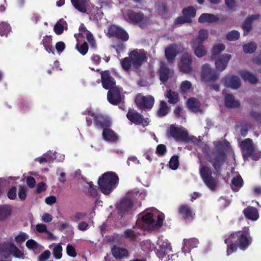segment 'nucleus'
<instances>
[{
  "instance_id": "423d86ee",
  "label": "nucleus",
  "mask_w": 261,
  "mask_h": 261,
  "mask_svg": "<svg viewBox=\"0 0 261 261\" xmlns=\"http://www.w3.org/2000/svg\"><path fill=\"white\" fill-rule=\"evenodd\" d=\"M199 172L201 178L206 186L212 191H215L217 189V179L212 176V171L210 168L206 166L201 165L199 168Z\"/></svg>"
},
{
  "instance_id": "3c124183",
  "label": "nucleus",
  "mask_w": 261,
  "mask_h": 261,
  "mask_svg": "<svg viewBox=\"0 0 261 261\" xmlns=\"http://www.w3.org/2000/svg\"><path fill=\"white\" fill-rule=\"evenodd\" d=\"M240 37V33L238 31L233 30L229 32L226 36V38L229 41H236Z\"/></svg>"
},
{
  "instance_id": "7c9ffc66",
  "label": "nucleus",
  "mask_w": 261,
  "mask_h": 261,
  "mask_svg": "<svg viewBox=\"0 0 261 261\" xmlns=\"http://www.w3.org/2000/svg\"><path fill=\"white\" fill-rule=\"evenodd\" d=\"M170 69L165 64H162L159 70L160 80L162 83L167 82L169 79Z\"/></svg>"
},
{
  "instance_id": "cd10ccee",
  "label": "nucleus",
  "mask_w": 261,
  "mask_h": 261,
  "mask_svg": "<svg viewBox=\"0 0 261 261\" xmlns=\"http://www.w3.org/2000/svg\"><path fill=\"white\" fill-rule=\"evenodd\" d=\"M243 212L245 217L250 220H256L259 217L257 209L253 206H248Z\"/></svg>"
},
{
  "instance_id": "09e8293b",
  "label": "nucleus",
  "mask_w": 261,
  "mask_h": 261,
  "mask_svg": "<svg viewBox=\"0 0 261 261\" xmlns=\"http://www.w3.org/2000/svg\"><path fill=\"white\" fill-rule=\"evenodd\" d=\"M227 244L226 253L227 255H229L233 252L237 251L239 248L237 244L234 242H231V240H229L228 243Z\"/></svg>"
},
{
  "instance_id": "f3484780",
  "label": "nucleus",
  "mask_w": 261,
  "mask_h": 261,
  "mask_svg": "<svg viewBox=\"0 0 261 261\" xmlns=\"http://www.w3.org/2000/svg\"><path fill=\"white\" fill-rule=\"evenodd\" d=\"M178 213L186 222L192 221L195 215L192 208L187 204H182L179 206Z\"/></svg>"
},
{
  "instance_id": "7ed1b4c3",
  "label": "nucleus",
  "mask_w": 261,
  "mask_h": 261,
  "mask_svg": "<svg viewBox=\"0 0 261 261\" xmlns=\"http://www.w3.org/2000/svg\"><path fill=\"white\" fill-rule=\"evenodd\" d=\"M229 240L236 243L239 248L243 251L246 250L252 242L248 227H244L242 230L232 232L225 239L224 243L228 244Z\"/></svg>"
},
{
  "instance_id": "052dcab7",
  "label": "nucleus",
  "mask_w": 261,
  "mask_h": 261,
  "mask_svg": "<svg viewBox=\"0 0 261 261\" xmlns=\"http://www.w3.org/2000/svg\"><path fill=\"white\" fill-rule=\"evenodd\" d=\"M87 216V214L85 213L82 212H76L73 216V217L71 218V221L74 222H78L81 220L84 219Z\"/></svg>"
},
{
  "instance_id": "a18cd8bd",
  "label": "nucleus",
  "mask_w": 261,
  "mask_h": 261,
  "mask_svg": "<svg viewBox=\"0 0 261 261\" xmlns=\"http://www.w3.org/2000/svg\"><path fill=\"white\" fill-rule=\"evenodd\" d=\"M11 31L10 25L6 22L0 23V35L7 36L8 34Z\"/></svg>"
},
{
  "instance_id": "9d476101",
  "label": "nucleus",
  "mask_w": 261,
  "mask_h": 261,
  "mask_svg": "<svg viewBox=\"0 0 261 261\" xmlns=\"http://www.w3.org/2000/svg\"><path fill=\"white\" fill-rule=\"evenodd\" d=\"M201 78L206 82H215L219 79L220 74L211 68L208 64L202 65L201 72Z\"/></svg>"
},
{
  "instance_id": "393cba45",
  "label": "nucleus",
  "mask_w": 261,
  "mask_h": 261,
  "mask_svg": "<svg viewBox=\"0 0 261 261\" xmlns=\"http://www.w3.org/2000/svg\"><path fill=\"white\" fill-rule=\"evenodd\" d=\"M191 45L195 56L198 58H202L206 55L207 50L202 43L191 42Z\"/></svg>"
},
{
  "instance_id": "473e14b6",
  "label": "nucleus",
  "mask_w": 261,
  "mask_h": 261,
  "mask_svg": "<svg viewBox=\"0 0 261 261\" xmlns=\"http://www.w3.org/2000/svg\"><path fill=\"white\" fill-rule=\"evenodd\" d=\"M219 18L213 14L202 13L198 18L199 23H213L217 21Z\"/></svg>"
},
{
  "instance_id": "e2e57ef3",
  "label": "nucleus",
  "mask_w": 261,
  "mask_h": 261,
  "mask_svg": "<svg viewBox=\"0 0 261 261\" xmlns=\"http://www.w3.org/2000/svg\"><path fill=\"white\" fill-rule=\"evenodd\" d=\"M240 133L242 136L245 137L247 136L248 131L251 128V125L248 123L242 124Z\"/></svg>"
},
{
  "instance_id": "4468645a",
  "label": "nucleus",
  "mask_w": 261,
  "mask_h": 261,
  "mask_svg": "<svg viewBox=\"0 0 261 261\" xmlns=\"http://www.w3.org/2000/svg\"><path fill=\"white\" fill-rule=\"evenodd\" d=\"M100 75L101 84L105 89L109 90L117 87L116 86V81L114 78L111 75L109 70L101 71Z\"/></svg>"
},
{
  "instance_id": "6e6552de",
  "label": "nucleus",
  "mask_w": 261,
  "mask_h": 261,
  "mask_svg": "<svg viewBox=\"0 0 261 261\" xmlns=\"http://www.w3.org/2000/svg\"><path fill=\"white\" fill-rule=\"evenodd\" d=\"M88 114L92 117L94 125L96 128L103 130L107 127L111 126L112 122L108 117L91 111H89Z\"/></svg>"
},
{
  "instance_id": "4d7b16f0",
  "label": "nucleus",
  "mask_w": 261,
  "mask_h": 261,
  "mask_svg": "<svg viewBox=\"0 0 261 261\" xmlns=\"http://www.w3.org/2000/svg\"><path fill=\"white\" fill-rule=\"evenodd\" d=\"M28 238L29 236L26 233L20 232L15 237V241L17 243H21L24 242Z\"/></svg>"
},
{
  "instance_id": "864d4df0",
  "label": "nucleus",
  "mask_w": 261,
  "mask_h": 261,
  "mask_svg": "<svg viewBox=\"0 0 261 261\" xmlns=\"http://www.w3.org/2000/svg\"><path fill=\"white\" fill-rule=\"evenodd\" d=\"M62 247L60 245H56L53 251L54 256L57 259H60L62 256Z\"/></svg>"
},
{
  "instance_id": "a19ab883",
  "label": "nucleus",
  "mask_w": 261,
  "mask_h": 261,
  "mask_svg": "<svg viewBox=\"0 0 261 261\" xmlns=\"http://www.w3.org/2000/svg\"><path fill=\"white\" fill-rule=\"evenodd\" d=\"M225 46L222 43H219L214 45L212 49V54L211 58L212 59H216L220 53L224 50Z\"/></svg>"
},
{
  "instance_id": "f8f14e48",
  "label": "nucleus",
  "mask_w": 261,
  "mask_h": 261,
  "mask_svg": "<svg viewBox=\"0 0 261 261\" xmlns=\"http://www.w3.org/2000/svg\"><path fill=\"white\" fill-rule=\"evenodd\" d=\"M192 57L188 53H184L180 58L179 68L184 73H190L192 71Z\"/></svg>"
},
{
  "instance_id": "ea45409f",
  "label": "nucleus",
  "mask_w": 261,
  "mask_h": 261,
  "mask_svg": "<svg viewBox=\"0 0 261 261\" xmlns=\"http://www.w3.org/2000/svg\"><path fill=\"white\" fill-rule=\"evenodd\" d=\"M74 7L81 12L85 13L87 11V0H71Z\"/></svg>"
},
{
  "instance_id": "412c9836",
  "label": "nucleus",
  "mask_w": 261,
  "mask_h": 261,
  "mask_svg": "<svg viewBox=\"0 0 261 261\" xmlns=\"http://www.w3.org/2000/svg\"><path fill=\"white\" fill-rule=\"evenodd\" d=\"M159 248L156 252V255L160 258H163L171 251V244L168 241H160L159 242Z\"/></svg>"
},
{
  "instance_id": "4c0bfd02",
  "label": "nucleus",
  "mask_w": 261,
  "mask_h": 261,
  "mask_svg": "<svg viewBox=\"0 0 261 261\" xmlns=\"http://www.w3.org/2000/svg\"><path fill=\"white\" fill-rule=\"evenodd\" d=\"M12 243L0 244V257L8 258L11 255L10 245Z\"/></svg>"
},
{
  "instance_id": "c85d7f7f",
  "label": "nucleus",
  "mask_w": 261,
  "mask_h": 261,
  "mask_svg": "<svg viewBox=\"0 0 261 261\" xmlns=\"http://www.w3.org/2000/svg\"><path fill=\"white\" fill-rule=\"evenodd\" d=\"M55 159H56L55 151L53 152L49 150L44 153L42 156L35 159V161L38 162L40 163H42L43 162L50 163L54 162Z\"/></svg>"
},
{
  "instance_id": "4be33fe9",
  "label": "nucleus",
  "mask_w": 261,
  "mask_h": 261,
  "mask_svg": "<svg viewBox=\"0 0 261 261\" xmlns=\"http://www.w3.org/2000/svg\"><path fill=\"white\" fill-rule=\"evenodd\" d=\"M102 138L106 142L116 143L119 140L117 134L110 127H107L102 130Z\"/></svg>"
},
{
  "instance_id": "2f4dec72",
  "label": "nucleus",
  "mask_w": 261,
  "mask_h": 261,
  "mask_svg": "<svg viewBox=\"0 0 261 261\" xmlns=\"http://www.w3.org/2000/svg\"><path fill=\"white\" fill-rule=\"evenodd\" d=\"M170 109L166 101L161 100L156 112L157 116L160 118L166 116L169 113Z\"/></svg>"
},
{
  "instance_id": "de8ad7c7",
  "label": "nucleus",
  "mask_w": 261,
  "mask_h": 261,
  "mask_svg": "<svg viewBox=\"0 0 261 261\" xmlns=\"http://www.w3.org/2000/svg\"><path fill=\"white\" fill-rule=\"evenodd\" d=\"M66 23L63 19H60L59 21L57 22L54 27V31L57 35H61L64 31L63 24Z\"/></svg>"
},
{
  "instance_id": "9b49d317",
  "label": "nucleus",
  "mask_w": 261,
  "mask_h": 261,
  "mask_svg": "<svg viewBox=\"0 0 261 261\" xmlns=\"http://www.w3.org/2000/svg\"><path fill=\"white\" fill-rule=\"evenodd\" d=\"M108 33L111 37L116 38L123 42L127 41L129 35L124 29L112 24L108 28Z\"/></svg>"
},
{
  "instance_id": "0e129e2a",
  "label": "nucleus",
  "mask_w": 261,
  "mask_h": 261,
  "mask_svg": "<svg viewBox=\"0 0 261 261\" xmlns=\"http://www.w3.org/2000/svg\"><path fill=\"white\" fill-rule=\"evenodd\" d=\"M186 23H190L189 20L184 16L177 17L174 21V24L179 25Z\"/></svg>"
},
{
  "instance_id": "8fccbe9b",
  "label": "nucleus",
  "mask_w": 261,
  "mask_h": 261,
  "mask_svg": "<svg viewBox=\"0 0 261 261\" xmlns=\"http://www.w3.org/2000/svg\"><path fill=\"white\" fill-rule=\"evenodd\" d=\"M141 248L144 252H150L154 248V245L150 241L146 240L141 243Z\"/></svg>"
},
{
  "instance_id": "603ef678",
  "label": "nucleus",
  "mask_w": 261,
  "mask_h": 261,
  "mask_svg": "<svg viewBox=\"0 0 261 261\" xmlns=\"http://www.w3.org/2000/svg\"><path fill=\"white\" fill-rule=\"evenodd\" d=\"M76 48L81 55L84 56L87 53L89 47L87 42H84L81 45L77 43L76 45Z\"/></svg>"
},
{
  "instance_id": "c03bdc74",
  "label": "nucleus",
  "mask_w": 261,
  "mask_h": 261,
  "mask_svg": "<svg viewBox=\"0 0 261 261\" xmlns=\"http://www.w3.org/2000/svg\"><path fill=\"white\" fill-rule=\"evenodd\" d=\"M256 47V44L254 42H251L243 45V49L244 53L249 54L254 53Z\"/></svg>"
},
{
  "instance_id": "69168bd1",
  "label": "nucleus",
  "mask_w": 261,
  "mask_h": 261,
  "mask_svg": "<svg viewBox=\"0 0 261 261\" xmlns=\"http://www.w3.org/2000/svg\"><path fill=\"white\" fill-rule=\"evenodd\" d=\"M188 107L192 111L198 108L196 103V100L195 98L191 97L188 99L187 100Z\"/></svg>"
},
{
  "instance_id": "dca6fc26",
  "label": "nucleus",
  "mask_w": 261,
  "mask_h": 261,
  "mask_svg": "<svg viewBox=\"0 0 261 261\" xmlns=\"http://www.w3.org/2000/svg\"><path fill=\"white\" fill-rule=\"evenodd\" d=\"M134 206V201L126 197L122 199L117 206L118 214L121 218L129 210Z\"/></svg>"
},
{
  "instance_id": "a878e982",
  "label": "nucleus",
  "mask_w": 261,
  "mask_h": 261,
  "mask_svg": "<svg viewBox=\"0 0 261 261\" xmlns=\"http://www.w3.org/2000/svg\"><path fill=\"white\" fill-rule=\"evenodd\" d=\"M259 15H252L248 17L242 23L244 35H246L252 29V22L253 20L258 18Z\"/></svg>"
},
{
  "instance_id": "72a5a7b5",
  "label": "nucleus",
  "mask_w": 261,
  "mask_h": 261,
  "mask_svg": "<svg viewBox=\"0 0 261 261\" xmlns=\"http://www.w3.org/2000/svg\"><path fill=\"white\" fill-rule=\"evenodd\" d=\"M12 213L11 206L8 204L0 205V221H4L8 218Z\"/></svg>"
},
{
  "instance_id": "5fc2aeb1",
  "label": "nucleus",
  "mask_w": 261,
  "mask_h": 261,
  "mask_svg": "<svg viewBox=\"0 0 261 261\" xmlns=\"http://www.w3.org/2000/svg\"><path fill=\"white\" fill-rule=\"evenodd\" d=\"M88 185L87 194L93 197H96L97 196V190L92 184V182H87Z\"/></svg>"
},
{
  "instance_id": "1a4fd4ad",
  "label": "nucleus",
  "mask_w": 261,
  "mask_h": 261,
  "mask_svg": "<svg viewBox=\"0 0 261 261\" xmlns=\"http://www.w3.org/2000/svg\"><path fill=\"white\" fill-rule=\"evenodd\" d=\"M126 117L131 122L143 127L148 125L149 123L148 118H144L142 115L134 109H129Z\"/></svg>"
},
{
  "instance_id": "2eb2a0df",
  "label": "nucleus",
  "mask_w": 261,
  "mask_h": 261,
  "mask_svg": "<svg viewBox=\"0 0 261 261\" xmlns=\"http://www.w3.org/2000/svg\"><path fill=\"white\" fill-rule=\"evenodd\" d=\"M107 99L108 101L113 105H119L122 101L120 88L117 87L109 89L107 93Z\"/></svg>"
},
{
  "instance_id": "774afa93",
  "label": "nucleus",
  "mask_w": 261,
  "mask_h": 261,
  "mask_svg": "<svg viewBox=\"0 0 261 261\" xmlns=\"http://www.w3.org/2000/svg\"><path fill=\"white\" fill-rule=\"evenodd\" d=\"M50 256V251L46 250L39 256L38 260L39 261H45L49 258Z\"/></svg>"
},
{
  "instance_id": "37998d69",
  "label": "nucleus",
  "mask_w": 261,
  "mask_h": 261,
  "mask_svg": "<svg viewBox=\"0 0 261 261\" xmlns=\"http://www.w3.org/2000/svg\"><path fill=\"white\" fill-rule=\"evenodd\" d=\"M208 37V33L206 29H201L199 31L198 36L193 39L191 42H196L197 43H202L204 40L207 39Z\"/></svg>"
},
{
  "instance_id": "c9c22d12",
  "label": "nucleus",
  "mask_w": 261,
  "mask_h": 261,
  "mask_svg": "<svg viewBox=\"0 0 261 261\" xmlns=\"http://www.w3.org/2000/svg\"><path fill=\"white\" fill-rule=\"evenodd\" d=\"M45 49L48 53H54V47L52 45V37L51 36L46 35L41 42Z\"/></svg>"
},
{
  "instance_id": "f03ea898",
  "label": "nucleus",
  "mask_w": 261,
  "mask_h": 261,
  "mask_svg": "<svg viewBox=\"0 0 261 261\" xmlns=\"http://www.w3.org/2000/svg\"><path fill=\"white\" fill-rule=\"evenodd\" d=\"M232 151L228 141H219L215 144L209 154V161L213 163H224L227 159V155Z\"/></svg>"
},
{
  "instance_id": "13d9d810",
  "label": "nucleus",
  "mask_w": 261,
  "mask_h": 261,
  "mask_svg": "<svg viewBox=\"0 0 261 261\" xmlns=\"http://www.w3.org/2000/svg\"><path fill=\"white\" fill-rule=\"evenodd\" d=\"M66 253L68 256L72 257H75L77 255L75 248L69 244L67 245Z\"/></svg>"
},
{
  "instance_id": "5701e85b",
  "label": "nucleus",
  "mask_w": 261,
  "mask_h": 261,
  "mask_svg": "<svg viewBox=\"0 0 261 261\" xmlns=\"http://www.w3.org/2000/svg\"><path fill=\"white\" fill-rule=\"evenodd\" d=\"M178 53V45L175 43L169 44L165 50V56L168 62L173 61Z\"/></svg>"
},
{
  "instance_id": "a211bd4d",
  "label": "nucleus",
  "mask_w": 261,
  "mask_h": 261,
  "mask_svg": "<svg viewBox=\"0 0 261 261\" xmlns=\"http://www.w3.org/2000/svg\"><path fill=\"white\" fill-rule=\"evenodd\" d=\"M225 86L233 89H237L241 86V81L237 75H226L223 79Z\"/></svg>"
},
{
  "instance_id": "6ab92c4d",
  "label": "nucleus",
  "mask_w": 261,
  "mask_h": 261,
  "mask_svg": "<svg viewBox=\"0 0 261 261\" xmlns=\"http://www.w3.org/2000/svg\"><path fill=\"white\" fill-rule=\"evenodd\" d=\"M127 21L133 24H138L144 19V15L142 12H136L132 10L127 11Z\"/></svg>"
},
{
  "instance_id": "bf43d9fd",
  "label": "nucleus",
  "mask_w": 261,
  "mask_h": 261,
  "mask_svg": "<svg viewBox=\"0 0 261 261\" xmlns=\"http://www.w3.org/2000/svg\"><path fill=\"white\" fill-rule=\"evenodd\" d=\"M156 153L159 155H164L167 152V147L165 145L160 144H159L156 148Z\"/></svg>"
},
{
  "instance_id": "aec40b11",
  "label": "nucleus",
  "mask_w": 261,
  "mask_h": 261,
  "mask_svg": "<svg viewBox=\"0 0 261 261\" xmlns=\"http://www.w3.org/2000/svg\"><path fill=\"white\" fill-rule=\"evenodd\" d=\"M231 59V56L228 54H225L216 59L215 65L216 69L220 71L225 70L227 64Z\"/></svg>"
},
{
  "instance_id": "6e6d98bb",
  "label": "nucleus",
  "mask_w": 261,
  "mask_h": 261,
  "mask_svg": "<svg viewBox=\"0 0 261 261\" xmlns=\"http://www.w3.org/2000/svg\"><path fill=\"white\" fill-rule=\"evenodd\" d=\"M7 196L10 200H15L17 198V188L15 186H13L9 189L7 192Z\"/></svg>"
},
{
  "instance_id": "680f3d73",
  "label": "nucleus",
  "mask_w": 261,
  "mask_h": 261,
  "mask_svg": "<svg viewBox=\"0 0 261 261\" xmlns=\"http://www.w3.org/2000/svg\"><path fill=\"white\" fill-rule=\"evenodd\" d=\"M47 186L44 182H39L38 183L35 190V193L36 194H40L43 192L46 191Z\"/></svg>"
},
{
  "instance_id": "ddd939ff",
  "label": "nucleus",
  "mask_w": 261,
  "mask_h": 261,
  "mask_svg": "<svg viewBox=\"0 0 261 261\" xmlns=\"http://www.w3.org/2000/svg\"><path fill=\"white\" fill-rule=\"evenodd\" d=\"M169 134L177 142H185L189 139L187 132L173 125L170 127Z\"/></svg>"
},
{
  "instance_id": "f704fd0d",
  "label": "nucleus",
  "mask_w": 261,
  "mask_h": 261,
  "mask_svg": "<svg viewBox=\"0 0 261 261\" xmlns=\"http://www.w3.org/2000/svg\"><path fill=\"white\" fill-rule=\"evenodd\" d=\"M165 96L168 99V102L170 104H176L179 101L178 93L171 89L167 90Z\"/></svg>"
},
{
  "instance_id": "b1692460",
  "label": "nucleus",
  "mask_w": 261,
  "mask_h": 261,
  "mask_svg": "<svg viewBox=\"0 0 261 261\" xmlns=\"http://www.w3.org/2000/svg\"><path fill=\"white\" fill-rule=\"evenodd\" d=\"M224 104L227 108H238L241 105L240 101L235 99L234 96L231 94L225 95Z\"/></svg>"
},
{
  "instance_id": "0eeeda50",
  "label": "nucleus",
  "mask_w": 261,
  "mask_h": 261,
  "mask_svg": "<svg viewBox=\"0 0 261 261\" xmlns=\"http://www.w3.org/2000/svg\"><path fill=\"white\" fill-rule=\"evenodd\" d=\"M154 98L152 95L144 96L138 94L135 97V103L137 108L141 111H150L154 104Z\"/></svg>"
},
{
  "instance_id": "338daca9",
  "label": "nucleus",
  "mask_w": 261,
  "mask_h": 261,
  "mask_svg": "<svg viewBox=\"0 0 261 261\" xmlns=\"http://www.w3.org/2000/svg\"><path fill=\"white\" fill-rule=\"evenodd\" d=\"M18 197L21 201H24L27 198V190L25 187H20L18 193Z\"/></svg>"
},
{
  "instance_id": "20e7f679",
  "label": "nucleus",
  "mask_w": 261,
  "mask_h": 261,
  "mask_svg": "<svg viewBox=\"0 0 261 261\" xmlns=\"http://www.w3.org/2000/svg\"><path fill=\"white\" fill-rule=\"evenodd\" d=\"M119 177L114 172H107L98 178V185L100 191L105 195L110 194L116 188Z\"/></svg>"
},
{
  "instance_id": "bb28decb",
  "label": "nucleus",
  "mask_w": 261,
  "mask_h": 261,
  "mask_svg": "<svg viewBox=\"0 0 261 261\" xmlns=\"http://www.w3.org/2000/svg\"><path fill=\"white\" fill-rule=\"evenodd\" d=\"M112 253L115 258L121 259L124 257L127 256L129 254L128 250L123 248H121L114 245L112 248Z\"/></svg>"
},
{
  "instance_id": "49530a36",
  "label": "nucleus",
  "mask_w": 261,
  "mask_h": 261,
  "mask_svg": "<svg viewBox=\"0 0 261 261\" xmlns=\"http://www.w3.org/2000/svg\"><path fill=\"white\" fill-rule=\"evenodd\" d=\"M11 254H13L15 257L23 258V253L14 244L12 243L10 245Z\"/></svg>"
},
{
  "instance_id": "f257e3e1",
  "label": "nucleus",
  "mask_w": 261,
  "mask_h": 261,
  "mask_svg": "<svg viewBox=\"0 0 261 261\" xmlns=\"http://www.w3.org/2000/svg\"><path fill=\"white\" fill-rule=\"evenodd\" d=\"M128 56L120 62L122 69L126 72L130 71L132 67L134 70L138 71L147 60V54L144 49H134L129 53Z\"/></svg>"
},
{
  "instance_id": "e433bc0d",
  "label": "nucleus",
  "mask_w": 261,
  "mask_h": 261,
  "mask_svg": "<svg viewBox=\"0 0 261 261\" xmlns=\"http://www.w3.org/2000/svg\"><path fill=\"white\" fill-rule=\"evenodd\" d=\"M196 13L195 9L192 6H189L182 10L183 16L187 18L190 23L192 21V18L195 16Z\"/></svg>"
},
{
  "instance_id": "c756f323",
  "label": "nucleus",
  "mask_w": 261,
  "mask_h": 261,
  "mask_svg": "<svg viewBox=\"0 0 261 261\" xmlns=\"http://www.w3.org/2000/svg\"><path fill=\"white\" fill-rule=\"evenodd\" d=\"M240 75L244 81H248L251 84H256L258 81V79L254 74L246 70L241 71Z\"/></svg>"
},
{
  "instance_id": "58836bf2",
  "label": "nucleus",
  "mask_w": 261,
  "mask_h": 261,
  "mask_svg": "<svg viewBox=\"0 0 261 261\" xmlns=\"http://www.w3.org/2000/svg\"><path fill=\"white\" fill-rule=\"evenodd\" d=\"M231 189L234 192H238L243 185V180L239 174L231 180Z\"/></svg>"
},
{
  "instance_id": "39448f33",
  "label": "nucleus",
  "mask_w": 261,
  "mask_h": 261,
  "mask_svg": "<svg viewBox=\"0 0 261 261\" xmlns=\"http://www.w3.org/2000/svg\"><path fill=\"white\" fill-rule=\"evenodd\" d=\"M240 147L245 161L248 158L255 161L261 158V151L254 149L252 139L247 138L243 140L240 143Z\"/></svg>"
},
{
  "instance_id": "79ce46f5",
  "label": "nucleus",
  "mask_w": 261,
  "mask_h": 261,
  "mask_svg": "<svg viewBox=\"0 0 261 261\" xmlns=\"http://www.w3.org/2000/svg\"><path fill=\"white\" fill-rule=\"evenodd\" d=\"M153 214L152 213H146L142 217V221L146 225H147L151 229H153V226L155 224V221L153 218Z\"/></svg>"
}]
</instances>
